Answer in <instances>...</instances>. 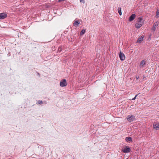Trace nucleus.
I'll return each mask as SVG.
<instances>
[{"instance_id": "obj_1", "label": "nucleus", "mask_w": 159, "mask_h": 159, "mask_svg": "<svg viewBox=\"0 0 159 159\" xmlns=\"http://www.w3.org/2000/svg\"><path fill=\"white\" fill-rule=\"evenodd\" d=\"M144 20L142 17H139L137 19V23L135 25V27L137 29L140 28L143 24Z\"/></svg>"}, {"instance_id": "obj_2", "label": "nucleus", "mask_w": 159, "mask_h": 159, "mask_svg": "<svg viewBox=\"0 0 159 159\" xmlns=\"http://www.w3.org/2000/svg\"><path fill=\"white\" fill-rule=\"evenodd\" d=\"M127 120L129 122H131L135 120V116L132 115H128L127 117Z\"/></svg>"}, {"instance_id": "obj_3", "label": "nucleus", "mask_w": 159, "mask_h": 159, "mask_svg": "<svg viewBox=\"0 0 159 159\" xmlns=\"http://www.w3.org/2000/svg\"><path fill=\"white\" fill-rule=\"evenodd\" d=\"M67 85V83L66 82V79H62L60 83V85L61 87H64L66 86Z\"/></svg>"}, {"instance_id": "obj_4", "label": "nucleus", "mask_w": 159, "mask_h": 159, "mask_svg": "<svg viewBox=\"0 0 159 159\" xmlns=\"http://www.w3.org/2000/svg\"><path fill=\"white\" fill-rule=\"evenodd\" d=\"M119 57L121 61H124L125 59V56L124 54L120 51V52Z\"/></svg>"}, {"instance_id": "obj_5", "label": "nucleus", "mask_w": 159, "mask_h": 159, "mask_svg": "<svg viewBox=\"0 0 159 159\" xmlns=\"http://www.w3.org/2000/svg\"><path fill=\"white\" fill-rule=\"evenodd\" d=\"M7 17V14L4 13H0V20L3 19Z\"/></svg>"}, {"instance_id": "obj_6", "label": "nucleus", "mask_w": 159, "mask_h": 159, "mask_svg": "<svg viewBox=\"0 0 159 159\" xmlns=\"http://www.w3.org/2000/svg\"><path fill=\"white\" fill-rule=\"evenodd\" d=\"M136 15L135 14H132L129 17V21L131 22L133 21L135 18Z\"/></svg>"}, {"instance_id": "obj_7", "label": "nucleus", "mask_w": 159, "mask_h": 159, "mask_svg": "<svg viewBox=\"0 0 159 159\" xmlns=\"http://www.w3.org/2000/svg\"><path fill=\"white\" fill-rule=\"evenodd\" d=\"M130 148L126 146L125 148L123 150V152L124 153H128L130 152Z\"/></svg>"}, {"instance_id": "obj_8", "label": "nucleus", "mask_w": 159, "mask_h": 159, "mask_svg": "<svg viewBox=\"0 0 159 159\" xmlns=\"http://www.w3.org/2000/svg\"><path fill=\"white\" fill-rule=\"evenodd\" d=\"M159 23L158 22H155L153 25V26L152 28V30L153 31H155L157 27L158 26L159 24Z\"/></svg>"}, {"instance_id": "obj_9", "label": "nucleus", "mask_w": 159, "mask_h": 159, "mask_svg": "<svg viewBox=\"0 0 159 159\" xmlns=\"http://www.w3.org/2000/svg\"><path fill=\"white\" fill-rule=\"evenodd\" d=\"M80 21L78 20H75L74 21L73 25L75 26L76 27H77L78 26V25L80 24Z\"/></svg>"}, {"instance_id": "obj_10", "label": "nucleus", "mask_w": 159, "mask_h": 159, "mask_svg": "<svg viewBox=\"0 0 159 159\" xmlns=\"http://www.w3.org/2000/svg\"><path fill=\"white\" fill-rule=\"evenodd\" d=\"M144 37V36L143 35H142L141 37L139 38L137 40V43H141L142 41L143 40V38Z\"/></svg>"}, {"instance_id": "obj_11", "label": "nucleus", "mask_w": 159, "mask_h": 159, "mask_svg": "<svg viewBox=\"0 0 159 159\" xmlns=\"http://www.w3.org/2000/svg\"><path fill=\"white\" fill-rule=\"evenodd\" d=\"M145 64V60H143L140 62V64H139V66L140 67H143L144 66Z\"/></svg>"}, {"instance_id": "obj_12", "label": "nucleus", "mask_w": 159, "mask_h": 159, "mask_svg": "<svg viewBox=\"0 0 159 159\" xmlns=\"http://www.w3.org/2000/svg\"><path fill=\"white\" fill-rule=\"evenodd\" d=\"M154 128L156 130H157L159 128V124L155 123L153 124Z\"/></svg>"}, {"instance_id": "obj_13", "label": "nucleus", "mask_w": 159, "mask_h": 159, "mask_svg": "<svg viewBox=\"0 0 159 159\" xmlns=\"http://www.w3.org/2000/svg\"><path fill=\"white\" fill-rule=\"evenodd\" d=\"M125 140L126 142H128L129 141H132V139L130 137H128L125 138Z\"/></svg>"}, {"instance_id": "obj_14", "label": "nucleus", "mask_w": 159, "mask_h": 159, "mask_svg": "<svg viewBox=\"0 0 159 159\" xmlns=\"http://www.w3.org/2000/svg\"><path fill=\"white\" fill-rule=\"evenodd\" d=\"M155 17L157 18L159 17V9H157V11Z\"/></svg>"}, {"instance_id": "obj_15", "label": "nucleus", "mask_w": 159, "mask_h": 159, "mask_svg": "<svg viewBox=\"0 0 159 159\" xmlns=\"http://www.w3.org/2000/svg\"><path fill=\"white\" fill-rule=\"evenodd\" d=\"M118 13L120 15H122V12L121 11V8L120 7H119L118 9Z\"/></svg>"}, {"instance_id": "obj_16", "label": "nucleus", "mask_w": 159, "mask_h": 159, "mask_svg": "<svg viewBox=\"0 0 159 159\" xmlns=\"http://www.w3.org/2000/svg\"><path fill=\"white\" fill-rule=\"evenodd\" d=\"M85 32V30L83 29L82 30L80 33V35H83Z\"/></svg>"}, {"instance_id": "obj_17", "label": "nucleus", "mask_w": 159, "mask_h": 159, "mask_svg": "<svg viewBox=\"0 0 159 159\" xmlns=\"http://www.w3.org/2000/svg\"><path fill=\"white\" fill-rule=\"evenodd\" d=\"M61 50H62V48H61V47H59L58 48V51L59 52H61Z\"/></svg>"}, {"instance_id": "obj_18", "label": "nucleus", "mask_w": 159, "mask_h": 159, "mask_svg": "<svg viewBox=\"0 0 159 159\" xmlns=\"http://www.w3.org/2000/svg\"><path fill=\"white\" fill-rule=\"evenodd\" d=\"M38 103L40 105L42 104L43 103V102L42 101L39 100L38 101Z\"/></svg>"}, {"instance_id": "obj_19", "label": "nucleus", "mask_w": 159, "mask_h": 159, "mask_svg": "<svg viewBox=\"0 0 159 159\" xmlns=\"http://www.w3.org/2000/svg\"><path fill=\"white\" fill-rule=\"evenodd\" d=\"M80 2H82L83 3H84L85 1L84 0H80Z\"/></svg>"}, {"instance_id": "obj_20", "label": "nucleus", "mask_w": 159, "mask_h": 159, "mask_svg": "<svg viewBox=\"0 0 159 159\" xmlns=\"http://www.w3.org/2000/svg\"><path fill=\"white\" fill-rule=\"evenodd\" d=\"M137 95H136L134 98H132V100H135L136 99V97H137Z\"/></svg>"}, {"instance_id": "obj_21", "label": "nucleus", "mask_w": 159, "mask_h": 159, "mask_svg": "<svg viewBox=\"0 0 159 159\" xmlns=\"http://www.w3.org/2000/svg\"><path fill=\"white\" fill-rule=\"evenodd\" d=\"M139 78V76H137L136 77V79L138 80Z\"/></svg>"}, {"instance_id": "obj_22", "label": "nucleus", "mask_w": 159, "mask_h": 159, "mask_svg": "<svg viewBox=\"0 0 159 159\" xmlns=\"http://www.w3.org/2000/svg\"><path fill=\"white\" fill-rule=\"evenodd\" d=\"M37 74H38V75H40V74L39 73H37Z\"/></svg>"}]
</instances>
